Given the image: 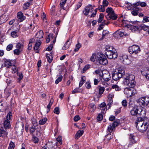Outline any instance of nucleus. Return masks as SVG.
<instances>
[{
	"label": "nucleus",
	"instance_id": "nucleus-1",
	"mask_svg": "<svg viewBox=\"0 0 149 149\" xmlns=\"http://www.w3.org/2000/svg\"><path fill=\"white\" fill-rule=\"evenodd\" d=\"M131 115L137 117H144L146 115V112L141 107L136 106L133 107L130 111Z\"/></svg>",
	"mask_w": 149,
	"mask_h": 149
},
{
	"label": "nucleus",
	"instance_id": "nucleus-2",
	"mask_svg": "<svg viewBox=\"0 0 149 149\" xmlns=\"http://www.w3.org/2000/svg\"><path fill=\"white\" fill-rule=\"evenodd\" d=\"M124 83L126 85L130 87L134 86V77L131 74H126L124 77Z\"/></svg>",
	"mask_w": 149,
	"mask_h": 149
},
{
	"label": "nucleus",
	"instance_id": "nucleus-3",
	"mask_svg": "<svg viewBox=\"0 0 149 149\" xmlns=\"http://www.w3.org/2000/svg\"><path fill=\"white\" fill-rule=\"evenodd\" d=\"M136 124L137 130L142 133L146 131L148 127V124L146 122L138 121L136 123Z\"/></svg>",
	"mask_w": 149,
	"mask_h": 149
},
{
	"label": "nucleus",
	"instance_id": "nucleus-4",
	"mask_svg": "<svg viewBox=\"0 0 149 149\" xmlns=\"http://www.w3.org/2000/svg\"><path fill=\"white\" fill-rule=\"evenodd\" d=\"M106 12L108 14L106 16V17L107 19L109 20L111 19L113 20H115L117 18V16L113 10L112 8L111 7L107 8L106 11Z\"/></svg>",
	"mask_w": 149,
	"mask_h": 149
},
{
	"label": "nucleus",
	"instance_id": "nucleus-5",
	"mask_svg": "<svg viewBox=\"0 0 149 149\" xmlns=\"http://www.w3.org/2000/svg\"><path fill=\"white\" fill-rule=\"evenodd\" d=\"M137 102L140 105L145 107H149V97H141L138 99Z\"/></svg>",
	"mask_w": 149,
	"mask_h": 149
},
{
	"label": "nucleus",
	"instance_id": "nucleus-6",
	"mask_svg": "<svg viewBox=\"0 0 149 149\" xmlns=\"http://www.w3.org/2000/svg\"><path fill=\"white\" fill-rule=\"evenodd\" d=\"M128 51L131 54H137L140 52V49L139 47L138 46L133 45L129 47Z\"/></svg>",
	"mask_w": 149,
	"mask_h": 149
},
{
	"label": "nucleus",
	"instance_id": "nucleus-7",
	"mask_svg": "<svg viewBox=\"0 0 149 149\" xmlns=\"http://www.w3.org/2000/svg\"><path fill=\"white\" fill-rule=\"evenodd\" d=\"M12 116V113L11 112H9L6 116V119L4 121L3 123L4 127L6 129L9 128L10 127L9 120L11 118Z\"/></svg>",
	"mask_w": 149,
	"mask_h": 149
},
{
	"label": "nucleus",
	"instance_id": "nucleus-8",
	"mask_svg": "<svg viewBox=\"0 0 149 149\" xmlns=\"http://www.w3.org/2000/svg\"><path fill=\"white\" fill-rule=\"evenodd\" d=\"M99 56L97 61L102 65H105L107 64L108 63V61L105 56L101 53H99Z\"/></svg>",
	"mask_w": 149,
	"mask_h": 149
},
{
	"label": "nucleus",
	"instance_id": "nucleus-9",
	"mask_svg": "<svg viewBox=\"0 0 149 149\" xmlns=\"http://www.w3.org/2000/svg\"><path fill=\"white\" fill-rule=\"evenodd\" d=\"M111 77L110 73L108 72L107 73H103L102 74L100 75L99 79L100 80L102 81V79L105 81H108L110 80Z\"/></svg>",
	"mask_w": 149,
	"mask_h": 149
},
{
	"label": "nucleus",
	"instance_id": "nucleus-10",
	"mask_svg": "<svg viewBox=\"0 0 149 149\" xmlns=\"http://www.w3.org/2000/svg\"><path fill=\"white\" fill-rule=\"evenodd\" d=\"M120 59L122 62L125 65L129 64L132 61L128 58V56L126 54L120 56Z\"/></svg>",
	"mask_w": 149,
	"mask_h": 149
},
{
	"label": "nucleus",
	"instance_id": "nucleus-11",
	"mask_svg": "<svg viewBox=\"0 0 149 149\" xmlns=\"http://www.w3.org/2000/svg\"><path fill=\"white\" fill-rule=\"evenodd\" d=\"M105 54L108 58L115 59L118 56V54L116 51L111 52H108L105 53Z\"/></svg>",
	"mask_w": 149,
	"mask_h": 149
},
{
	"label": "nucleus",
	"instance_id": "nucleus-12",
	"mask_svg": "<svg viewBox=\"0 0 149 149\" xmlns=\"http://www.w3.org/2000/svg\"><path fill=\"white\" fill-rule=\"evenodd\" d=\"M126 29H127L128 32H130L129 30H131L132 32H135L136 31H139L141 29V26L138 25H131Z\"/></svg>",
	"mask_w": 149,
	"mask_h": 149
},
{
	"label": "nucleus",
	"instance_id": "nucleus-13",
	"mask_svg": "<svg viewBox=\"0 0 149 149\" xmlns=\"http://www.w3.org/2000/svg\"><path fill=\"white\" fill-rule=\"evenodd\" d=\"M116 33L117 34V36L120 37H123V36H128L129 34V32H128L127 29L125 31L123 30H118L116 31Z\"/></svg>",
	"mask_w": 149,
	"mask_h": 149
},
{
	"label": "nucleus",
	"instance_id": "nucleus-14",
	"mask_svg": "<svg viewBox=\"0 0 149 149\" xmlns=\"http://www.w3.org/2000/svg\"><path fill=\"white\" fill-rule=\"evenodd\" d=\"M93 9L92 6L91 5L87 6L85 7L83 13L84 15H87L89 13H91Z\"/></svg>",
	"mask_w": 149,
	"mask_h": 149
},
{
	"label": "nucleus",
	"instance_id": "nucleus-15",
	"mask_svg": "<svg viewBox=\"0 0 149 149\" xmlns=\"http://www.w3.org/2000/svg\"><path fill=\"white\" fill-rule=\"evenodd\" d=\"M124 93L126 94L128 96L131 97L135 94L133 91L129 88H126L125 89Z\"/></svg>",
	"mask_w": 149,
	"mask_h": 149
},
{
	"label": "nucleus",
	"instance_id": "nucleus-16",
	"mask_svg": "<svg viewBox=\"0 0 149 149\" xmlns=\"http://www.w3.org/2000/svg\"><path fill=\"white\" fill-rule=\"evenodd\" d=\"M15 128L18 131H21L24 130V124L22 122L17 123L15 126Z\"/></svg>",
	"mask_w": 149,
	"mask_h": 149
},
{
	"label": "nucleus",
	"instance_id": "nucleus-17",
	"mask_svg": "<svg viewBox=\"0 0 149 149\" xmlns=\"http://www.w3.org/2000/svg\"><path fill=\"white\" fill-rule=\"evenodd\" d=\"M115 72L118 75H120V76L122 77L125 74V70L124 69L121 67L118 68L116 70Z\"/></svg>",
	"mask_w": 149,
	"mask_h": 149
},
{
	"label": "nucleus",
	"instance_id": "nucleus-18",
	"mask_svg": "<svg viewBox=\"0 0 149 149\" xmlns=\"http://www.w3.org/2000/svg\"><path fill=\"white\" fill-rule=\"evenodd\" d=\"M17 17L20 22H22L24 20L26 17L21 12H18L17 14Z\"/></svg>",
	"mask_w": 149,
	"mask_h": 149
},
{
	"label": "nucleus",
	"instance_id": "nucleus-19",
	"mask_svg": "<svg viewBox=\"0 0 149 149\" xmlns=\"http://www.w3.org/2000/svg\"><path fill=\"white\" fill-rule=\"evenodd\" d=\"M8 134V133L6 131V129L4 130L2 128H0V137H6L7 136Z\"/></svg>",
	"mask_w": 149,
	"mask_h": 149
},
{
	"label": "nucleus",
	"instance_id": "nucleus-20",
	"mask_svg": "<svg viewBox=\"0 0 149 149\" xmlns=\"http://www.w3.org/2000/svg\"><path fill=\"white\" fill-rule=\"evenodd\" d=\"M115 51H116V49L112 46L108 45L106 46L105 47V53L108 52H114Z\"/></svg>",
	"mask_w": 149,
	"mask_h": 149
},
{
	"label": "nucleus",
	"instance_id": "nucleus-21",
	"mask_svg": "<svg viewBox=\"0 0 149 149\" xmlns=\"http://www.w3.org/2000/svg\"><path fill=\"white\" fill-rule=\"evenodd\" d=\"M99 56V53L97 54H93L90 58V61H94L96 60L97 61Z\"/></svg>",
	"mask_w": 149,
	"mask_h": 149
},
{
	"label": "nucleus",
	"instance_id": "nucleus-22",
	"mask_svg": "<svg viewBox=\"0 0 149 149\" xmlns=\"http://www.w3.org/2000/svg\"><path fill=\"white\" fill-rule=\"evenodd\" d=\"M71 41V40L70 41V39L67 40L62 47V49L63 50H65L68 49L70 45Z\"/></svg>",
	"mask_w": 149,
	"mask_h": 149
},
{
	"label": "nucleus",
	"instance_id": "nucleus-23",
	"mask_svg": "<svg viewBox=\"0 0 149 149\" xmlns=\"http://www.w3.org/2000/svg\"><path fill=\"white\" fill-rule=\"evenodd\" d=\"M122 77L120 75H118L116 72L112 74V78L114 80L117 81Z\"/></svg>",
	"mask_w": 149,
	"mask_h": 149
},
{
	"label": "nucleus",
	"instance_id": "nucleus-24",
	"mask_svg": "<svg viewBox=\"0 0 149 149\" xmlns=\"http://www.w3.org/2000/svg\"><path fill=\"white\" fill-rule=\"evenodd\" d=\"M43 32L42 30H40L38 32L36 35V37L37 38L39 39L42 38L43 36Z\"/></svg>",
	"mask_w": 149,
	"mask_h": 149
},
{
	"label": "nucleus",
	"instance_id": "nucleus-25",
	"mask_svg": "<svg viewBox=\"0 0 149 149\" xmlns=\"http://www.w3.org/2000/svg\"><path fill=\"white\" fill-rule=\"evenodd\" d=\"M5 66L8 68H9L12 66V63L10 61L6 59H4Z\"/></svg>",
	"mask_w": 149,
	"mask_h": 149
},
{
	"label": "nucleus",
	"instance_id": "nucleus-26",
	"mask_svg": "<svg viewBox=\"0 0 149 149\" xmlns=\"http://www.w3.org/2000/svg\"><path fill=\"white\" fill-rule=\"evenodd\" d=\"M135 136L133 134H130V144L131 145L135 143Z\"/></svg>",
	"mask_w": 149,
	"mask_h": 149
},
{
	"label": "nucleus",
	"instance_id": "nucleus-27",
	"mask_svg": "<svg viewBox=\"0 0 149 149\" xmlns=\"http://www.w3.org/2000/svg\"><path fill=\"white\" fill-rule=\"evenodd\" d=\"M53 102L54 100L52 98L49 101V103L48 104L47 107V113H48L50 111L51 106L53 103Z\"/></svg>",
	"mask_w": 149,
	"mask_h": 149
},
{
	"label": "nucleus",
	"instance_id": "nucleus-28",
	"mask_svg": "<svg viewBox=\"0 0 149 149\" xmlns=\"http://www.w3.org/2000/svg\"><path fill=\"white\" fill-rule=\"evenodd\" d=\"M141 72L142 74L145 76L146 78L147 77V76L149 74V70H148L147 68L144 69L141 71Z\"/></svg>",
	"mask_w": 149,
	"mask_h": 149
},
{
	"label": "nucleus",
	"instance_id": "nucleus-29",
	"mask_svg": "<svg viewBox=\"0 0 149 149\" xmlns=\"http://www.w3.org/2000/svg\"><path fill=\"white\" fill-rule=\"evenodd\" d=\"M84 133V131L79 130L75 135V137L76 139H78L80 136H81Z\"/></svg>",
	"mask_w": 149,
	"mask_h": 149
},
{
	"label": "nucleus",
	"instance_id": "nucleus-30",
	"mask_svg": "<svg viewBox=\"0 0 149 149\" xmlns=\"http://www.w3.org/2000/svg\"><path fill=\"white\" fill-rule=\"evenodd\" d=\"M56 140L57 141V142L56 143V146H58L59 145H61L62 144V142L61 136H58Z\"/></svg>",
	"mask_w": 149,
	"mask_h": 149
},
{
	"label": "nucleus",
	"instance_id": "nucleus-31",
	"mask_svg": "<svg viewBox=\"0 0 149 149\" xmlns=\"http://www.w3.org/2000/svg\"><path fill=\"white\" fill-rule=\"evenodd\" d=\"M18 31H15L12 32L11 33V36L14 38H16L18 36Z\"/></svg>",
	"mask_w": 149,
	"mask_h": 149
},
{
	"label": "nucleus",
	"instance_id": "nucleus-32",
	"mask_svg": "<svg viewBox=\"0 0 149 149\" xmlns=\"http://www.w3.org/2000/svg\"><path fill=\"white\" fill-rule=\"evenodd\" d=\"M86 77L85 76H82L81 77V80L79 82V87H81L84 83L85 82Z\"/></svg>",
	"mask_w": 149,
	"mask_h": 149
},
{
	"label": "nucleus",
	"instance_id": "nucleus-33",
	"mask_svg": "<svg viewBox=\"0 0 149 149\" xmlns=\"http://www.w3.org/2000/svg\"><path fill=\"white\" fill-rule=\"evenodd\" d=\"M114 128V127L111 124H110L108 127L107 132H108L109 133H111Z\"/></svg>",
	"mask_w": 149,
	"mask_h": 149
},
{
	"label": "nucleus",
	"instance_id": "nucleus-34",
	"mask_svg": "<svg viewBox=\"0 0 149 149\" xmlns=\"http://www.w3.org/2000/svg\"><path fill=\"white\" fill-rule=\"evenodd\" d=\"M23 44L21 43L20 42H19L17 43L16 45V47L17 49H20V50L22 51L23 48Z\"/></svg>",
	"mask_w": 149,
	"mask_h": 149
},
{
	"label": "nucleus",
	"instance_id": "nucleus-35",
	"mask_svg": "<svg viewBox=\"0 0 149 149\" xmlns=\"http://www.w3.org/2000/svg\"><path fill=\"white\" fill-rule=\"evenodd\" d=\"M46 57L47 58V61L49 63H50L52 61V57L49 54H47L46 55Z\"/></svg>",
	"mask_w": 149,
	"mask_h": 149
},
{
	"label": "nucleus",
	"instance_id": "nucleus-36",
	"mask_svg": "<svg viewBox=\"0 0 149 149\" xmlns=\"http://www.w3.org/2000/svg\"><path fill=\"white\" fill-rule=\"evenodd\" d=\"M111 88L113 89H115L116 91H119L121 90L120 87L116 84H113L112 85Z\"/></svg>",
	"mask_w": 149,
	"mask_h": 149
},
{
	"label": "nucleus",
	"instance_id": "nucleus-37",
	"mask_svg": "<svg viewBox=\"0 0 149 149\" xmlns=\"http://www.w3.org/2000/svg\"><path fill=\"white\" fill-rule=\"evenodd\" d=\"M15 147V144L12 141H10V143L8 149H14Z\"/></svg>",
	"mask_w": 149,
	"mask_h": 149
},
{
	"label": "nucleus",
	"instance_id": "nucleus-38",
	"mask_svg": "<svg viewBox=\"0 0 149 149\" xmlns=\"http://www.w3.org/2000/svg\"><path fill=\"white\" fill-rule=\"evenodd\" d=\"M47 120V119L46 118L41 119L39 121V124L40 125H44L46 123Z\"/></svg>",
	"mask_w": 149,
	"mask_h": 149
},
{
	"label": "nucleus",
	"instance_id": "nucleus-39",
	"mask_svg": "<svg viewBox=\"0 0 149 149\" xmlns=\"http://www.w3.org/2000/svg\"><path fill=\"white\" fill-rule=\"evenodd\" d=\"M114 93H110L108 97V100L109 101L113 100V98L114 96Z\"/></svg>",
	"mask_w": 149,
	"mask_h": 149
},
{
	"label": "nucleus",
	"instance_id": "nucleus-40",
	"mask_svg": "<svg viewBox=\"0 0 149 149\" xmlns=\"http://www.w3.org/2000/svg\"><path fill=\"white\" fill-rule=\"evenodd\" d=\"M105 7L102 5H100L99 6L98 9L100 12H103L105 10Z\"/></svg>",
	"mask_w": 149,
	"mask_h": 149
},
{
	"label": "nucleus",
	"instance_id": "nucleus-41",
	"mask_svg": "<svg viewBox=\"0 0 149 149\" xmlns=\"http://www.w3.org/2000/svg\"><path fill=\"white\" fill-rule=\"evenodd\" d=\"M37 126H34L32 125L31 127H30V132L31 134H33L35 131L36 130V127Z\"/></svg>",
	"mask_w": 149,
	"mask_h": 149
},
{
	"label": "nucleus",
	"instance_id": "nucleus-42",
	"mask_svg": "<svg viewBox=\"0 0 149 149\" xmlns=\"http://www.w3.org/2000/svg\"><path fill=\"white\" fill-rule=\"evenodd\" d=\"M30 3L29 2L24 3L23 6L24 9L25 10L27 9L30 5Z\"/></svg>",
	"mask_w": 149,
	"mask_h": 149
},
{
	"label": "nucleus",
	"instance_id": "nucleus-43",
	"mask_svg": "<svg viewBox=\"0 0 149 149\" xmlns=\"http://www.w3.org/2000/svg\"><path fill=\"white\" fill-rule=\"evenodd\" d=\"M91 65H86L83 69L82 73H84L86 70L90 68Z\"/></svg>",
	"mask_w": 149,
	"mask_h": 149
},
{
	"label": "nucleus",
	"instance_id": "nucleus-44",
	"mask_svg": "<svg viewBox=\"0 0 149 149\" xmlns=\"http://www.w3.org/2000/svg\"><path fill=\"white\" fill-rule=\"evenodd\" d=\"M31 120L33 125L34 126H37L38 125V123L35 118L33 117L31 119Z\"/></svg>",
	"mask_w": 149,
	"mask_h": 149
},
{
	"label": "nucleus",
	"instance_id": "nucleus-45",
	"mask_svg": "<svg viewBox=\"0 0 149 149\" xmlns=\"http://www.w3.org/2000/svg\"><path fill=\"white\" fill-rule=\"evenodd\" d=\"M48 146L47 147H45L43 148V149H53V144L52 143H50L47 144Z\"/></svg>",
	"mask_w": 149,
	"mask_h": 149
},
{
	"label": "nucleus",
	"instance_id": "nucleus-46",
	"mask_svg": "<svg viewBox=\"0 0 149 149\" xmlns=\"http://www.w3.org/2000/svg\"><path fill=\"white\" fill-rule=\"evenodd\" d=\"M104 88L100 86L99 89V94L102 95L104 92Z\"/></svg>",
	"mask_w": 149,
	"mask_h": 149
},
{
	"label": "nucleus",
	"instance_id": "nucleus-47",
	"mask_svg": "<svg viewBox=\"0 0 149 149\" xmlns=\"http://www.w3.org/2000/svg\"><path fill=\"white\" fill-rule=\"evenodd\" d=\"M108 31L106 30H103L102 33V37L100 39V40H101L103 39L105 37L106 35L108 34Z\"/></svg>",
	"mask_w": 149,
	"mask_h": 149
},
{
	"label": "nucleus",
	"instance_id": "nucleus-48",
	"mask_svg": "<svg viewBox=\"0 0 149 149\" xmlns=\"http://www.w3.org/2000/svg\"><path fill=\"white\" fill-rule=\"evenodd\" d=\"M53 34H50L48 36V37L47 38L46 40V42L47 43H49L50 41V38H52L53 39Z\"/></svg>",
	"mask_w": 149,
	"mask_h": 149
},
{
	"label": "nucleus",
	"instance_id": "nucleus-49",
	"mask_svg": "<svg viewBox=\"0 0 149 149\" xmlns=\"http://www.w3.org/2000/svg\"><path fill=\"white\" fill-rule=\"evenodd\" d=\"M67 0H62L60 2V5L61 7L63 9V6L66 2Z\"/></svg>",
	"mask_w": 149,
	"mask_h": 149
},
{
	"label": "nucleus",
	"instance_id": "nucleus-50",
	"mask_svg": "<svg viewBox=\"0 0 149 149\" xmlns=\"http://www.w3.org/2000/svg\"><path fill=\"white\" fill-rule=\"evenodd\" d=\"M139 10V9L138 8H137L136 10H134L132 12V14L134 16H136L137 15L138 13V11Z\"/></svg>",
	"mask_w": 149,
	"mask_h": 149
},
{
	"label": "nucleus",
	"instance_id": "nucleus-51",
	"mask_svg": "<svg viewBox=\"0 0 149 149\" xmlns=\"http://www.w3.org/2000/svg\"><path fill=\"white\" fill-rule=\"evenodd\" d=\"M62 78L63 76L62 75L60 76L55 81V83L56 84H58L59 82L61 81Z\"/></svg>",
	"mask_w": 149,
	"mask_h": 149
},
{
	"label": "nucleus",
	"instance_id": "nucleus-52",
	"mask_svg": "<svg viewBox=\"0 0 149 149\" xmlns=\"http://www.w3.org/2000/svg\"><path fill=\"white\" fill-rule=\"evenodd\" d=\"M105 137L108 140H110L113 137V136L111 135V133H109Z\"/></svg>",
	"mask_w": 149,
	"mask_h": 149
},
{
	"label": "nucleus",
	"instance_id": "nucleus-53",
	"mask_svg": "<svg viewBox=\"0 0 149 149\" xmlns=\"http://www.w3.org/2000/svg\"><path fill=\"white\" fill-rule=\"evenodd\" d=\"M108 103L107 104V108L108 109L110 108L111 107V104H112L113 102V100L109 101L108 100Z\"/></svg>",
	"mask_w": 149,
	"mask_h": 149
},
{
	"label": "nucleus",
	"instance_id": "nucleus-54",
	"mask_svg": "<svg viewBox=\"0 0 149 149\" xmlns=\"http://www.w3.org/2000/svg\"><path fill=\"white\" fill-rule=\"evenodd\" d=\"M149 22V17L145 16L143 20V23L147 22Z\"/></svg>",
	"mask_w": 149,
	"mask_h": 149
},
{
	"label": "nucleus",
	"instance_id": "nucleus-55",
	"mask_svg": "<svg viewBox=\"0 0 149 149\" xmlns=\"http://www.w3.org/2000/svg\"><path fill=\"white\" fill-rule=\"evenodd\" d=\"M119 121L118 120H116L113 122V123L111 124L115 128L116 127L118 126L119 124Z\"/></svg>",
	"mask_w": 149,
	"mask_h": 149
},
{
	"label": "nucleus",
	"instance_id": "nucleus-56",
	"mask_svg": "<svg viewBox=\"0 0 149 149\" xmlns=\"http://www.w3.org/2000/svg\"><path fill=\"white\" fill-rule=\"evenodd\" d=\"M103 118V116L102 114H99L97 117V119L99 121H101Z\"/></svg>",
	"mask_w": 149,
	"mask_h": 149
},
{
	"label": "nucleus",
	"instance_id": "nucleus-57",
	"mask_svg": "<svg viewBox=\"0 0 149 149\" xmlns=\"http://www.w3.org/2000/svg\"><path fill=\"white\" fill-rule=\"evenodd\" d=\"M80 89L78 88H77L74 89L72 91V93L74 94L79 93L80 91Z\"/></svg>",
	"mask_w": 149,
	"mask_h": 149
},
{
	"label": "nucleus",
	"instance_id": "nucleus-58",
	"mask_svg": "<svg viewBox=\"0 0 149 149\" xmlns=\"http://www.w3.org/2000/svg\"><path fill=\"white\" fill-rule=\"evenodd\" d=\"M21 51L20 49H16L14 51V53L15 54L18 55L19 54Z\"/></svg>",
	"mask_w": 149,
	"mask_h": 149
},
{
	"label": "nucleus",
	"instance_id": "nucleus-59",
	"mask_svg": "<svg viewBox=\"0 0 149 149\" xmlns=\"http://www.w3.org/2000/svg\"><path fill=\"white\" fill-rule=\"evenodd\" d=\"M149 26H146V25H143L141 26V29H142L145 31H148Z\"/></svg>",
	"mask_w": 149,
	"mask_h": 149
},
{
	"label": "nucleus",
	"instance_id": "nucleus-60",
	"mask_svg": "<svg viewBox=\"0 0 149 149\" xmlns=\"http://www.w3.org/2000/svg\"><path fill=\"white\" fill-rule=\"evenodd\" d=\"M81 46V45L79 43H77L76 45V48L74 49L75 52H77L80 47Z\"/></svg>",
	"mask_w": 149,
	"mask_h": 149
},
{
	"label": "nucleus",
	"instance_id": "nucleus-61",
	"mask_svg": "<svg viewBox=\"0 0 149 149\" xmlns=\"http://www.w3.org/2000/svg\"><path fill=\"white\" fill-rule=\"evenodd\" d=\"M109 4V3L107 0H103L102 2V5L105 7L107 6Z\"/></svg>",
	"mask_w": 149,
	"mask_h": 149
},
{
	"label": "nucleus",
	"instance_id": "nucleus-62",
	"mask_svg": "<svg viewBox=\"0 0 149 149\" xmlns=\"http://www.w3.org/2000/svg\"><path fill=\"white\" fill-rule=\"evenodd\" d=\"M13 47V45L12 44H10L7 46L6 49L7 51L11 50Z\"/></svg>",
	"mask_w": 149,
	"mask_h": 149
},
{
	"label": "nucleus",
	"instance_id": "nucleus-63",
	"mask_svg": "<svg viewBox=\"0 0 149 149\" xmlns=\"http://www.w3.org/2000/svg\"><path fill=\"white\" fill-rule=\"evenodd\" d=\"M127 104V101L125 100H123L122 102V104L123 106L125 107H126Z\"/></svg>",
	"mask_w": 149,
	"mask_h": 149
},
{
	"label": "nucleus",
	"instance_id": "nucleus-64",
	"mask_svg": "<svg viewBox=\"0 0 149 149\" xmlns=\"http://www.w3.org/2000/svg\"><path fill=\"white\" fill-rule=\"evenodd\" d=\"M54 112L55 113L58 114L59 113V108L58 107H56L54 110Z\"/></svg>",
	"mask_w": 149,
	"mask_h": 149
}]
</instances>
